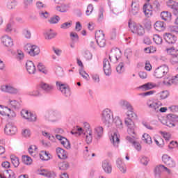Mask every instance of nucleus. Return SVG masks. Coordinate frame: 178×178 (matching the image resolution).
Instances as JSON below:
<instances>
[{"label": "nucleus", "mask_w": 178, "mask_h": 178, "mask_svg": "<svg viewBox=\"0 0 178 178\" xmlns=\"http://www.w3.org/2000/svg\"><path fill=\"white\" fill-rule=\"evenodd\" d=\"M28 151L31 156H35L37 155V146L31 145L28 149Z\"/></svg>", "instance_id": "obj_43"}, {"label": "nucleus", "mask_w": 178, "mask_h": 178, "mask_svg": "<svg viewBox=\"0 0 178 178\" xmlns=\"http://www.w3.org/2000/svg\"><path fill=\"white\" fill-rule=\"evenodd\" d=\"M142 140L143 143H145V144H147L148 145H151V144H152V138L148 134H144L142 136Z\"/></svg>", "instance_id": "obj_37"}, {"label": "nucleus", "mask_w": 178, "mask_h": 178, "mask_svg": "<svg viewBox=\"0 0 178 178\" xmlns=\"http://www.w3.org/2000/svg\"><path fill=\"white\" fill-rule=\"evenodd\" d=\"M162 161L165 165H166V166H168V168H175V166H176V162H175V160L168 154L163 155Z\"/></svg>", "instance_id": "obj_16"}, {"label": "nucleus", "mask_w": 178, "mask_h": 178, "mask_svg": "<svg viewBox=\"0 0 178 178\" xmlns=\"http://www.w3.org/2000/svg\"><path fill=\"white\" fill-rule=\"evenodd\" d=\"M161 17L165 22H170L172 20V14L168 11H163L161 13Z\"/></svg>", "instance_id": "obj_34"}, {"label": "nucleus", "mask_w": 178, "mask_h": 178, "mask_svg": "<svg viewBox=\"0 0 178 178\" xmlns=\"http://www.w3.org/2000/svg\"><path fill=\"white\" fill-rule=\"evenodd\" d=\"M0 115L2 116H8V118H10V116H16L15 112H12L10 108L2 105H0Z\"/></svg>", "instance_id": "obj_17"}, {"label": "nucleus", "mask_w": 178, "mask_h": 178, "mask_svg": "<svg viewBox=\"0 0 178 178\" xmlns=\"http://www.w3.org/2000/svg\"><path fill=\"white\" fill-rule=\"evenodd\" d=\"M67 8H69V5L63 4L61 6H57L56 7V10L58 12H61L62 13H65V12H67Z\"/></svg>", "instance_id": "obj_41"}, {"label": "nucleus", "mask_w": 178, "mask_h": 178, "mask_svg": "<svg viewBox=\"0 0 178 178\" xmlns=\"http://www.w3.org/2000/svg\"><path fill=\"white\" fill-rule=\"evenodd\" d=\"M44 38L46 40H52V38H55L58 33L52 29H49L44 33Z\"/></svg>", "instance_id": "obj_29"}, {"label": "nucleus", "mask_w": 178, "mask_h": 178, "mask_svg": "<svg viewBox=\"0 0 178 178\" xmlns=\"http://www.w3.org/2000/svg\"><path fill=\"white\" fill-rule=\"evenodd\" d=\"M104 8H100L98 13V22H102L104 20Z\"/></svg>", "instance_id": "obj_62"}, {"label": "nucleus", "mask_w": 178, "mask_h": 178, "mask_svg": "<svg viewBox=\"0 0 178 178\" xmlns=\"http://www.w3.org/2000/svg\"><path fill=\"white\" fill-rule=\"evenodd\" d=\"M22 134L25 138H29L31 136V131L29 129H23Z\"/></svg>", "instance_id": "obj_55"}, {"label": "nucleus", "mask_w": 178, "mask_h": 178, "mask_svg": "<svg viewBox=\"0 0 178 178\" xmlns=\"http://www.w3.org/2000/svg\"><path fill=\"white\" fill-rule=\"evenodd\" d=\"M169 97V92L168 90H163L160 92V98L161 99H166Z\"/></svg>", "instance_id": "obj_60"}, {"label": "nucleus", "mask_w": 178, "mask_h": 178, "mask_svg": "<svg viewBox=\"0 0 178 178\" xmlns=\"http://www.w3.org/2000/svg\"><path fill=\"white\" fill-rule=\"evenodd\" d=\"M56 154L60 159H67V152L62 149V147H57L56 149Z\"/></svg>", "instance_id": "obj_23"}, {"label": "nucleus", "mask_w": 178, "mask_h": 178, "mask_svg": "<svg viewBox=\"0 0 178 178\" xmlns=\"http://www.w3.org/2000/svg\"><path fill=\"white\" fill-rule=\"evenodd\" d=\"M10 159L13 165L15 166V168H17L19 165L20 164V162L19 161V158H17L15 155H11L10 156Z\"/></svg>", "instance_id": "obj_45"}, {"label": "nucleus", "mask_w": 178, "mask_h": 178, "mask_svg": "<svg viewBox=\"0 0 178 178\" xmlns=\"http://www.w3.org/2000/svg\"><path fill=\"white\" fill-rule=\"evenodd\" d=\"M1 41L4 45V47H7L8 48H12L13 45V39L8 35H5L1 38Z\"/></svg>", "instance_id": "obj_18"}, {"label": "nucleus", "mask_w": 178, "mask_h": 178, "mask_svg": "<svg viewBox=\"0 0 178 178\" xmlns=\"http://www.w3.org/2000/svg\"><path fill=\"white\" fill-rule=\"evenodd\" d=\"M54 133L56 134V138L60 141L61 145H63L64 148H66V149H70V148H72L69 140L60 135L65 133V131H63V129L56 128L54 129Z\"/></svg>", "instance_id": "obj_2"}, {"label": "nucleus", "mask_w": 178, "mask_h": 178, "mask_svg": "<svg viewBox=\"0 0 178 178\" xmlns=\"http://www.w3.org/2000/svg\"><path fill=\"white\" fill-rule=\"evenodd\" d=\"M116 166L118 170L121 172V173H126L127 172V168L126 167V164L123 162V160L122 159L118 158L116 160Z\"/></svg>", "instance_id": "obj_19"}, {"label": "nucleus", "mask_w": 178, "mask_h": 178, "mask_svg": "<svg viewBox=\"0 0 178 178\" xmlns=\"http://www.w3.org/2000/svg\"><path fill=\"white\" fill-rule=\"evenodd\" d=\"M27 94L30 97H41V95H42L41 92L38 89L34 90H31V91L28 92Z\"/></svg>", "instance_id": "obj_44"}, {"label": "nucleus", "mask_w": 178, "mask_h": 178, "mask_svg": "<svg viewBox=\"0 0 178 178\" xmlns=\"http://www.w3.org/2000/svg\"><path fill=\"white\" fill-rule=\"evenodd\" d=\"M166 52L168 54V55H170L172 57L176 56V55H178V50L175 49V47H170L168 49H166Z\"/></svg>", "instance_id": "obj_42"}, {"label": "nucleus", "mask_w": 178, "mask_h": 178, "mask_svg": "<svg viewBox=\"0 0 178 178\" xmlns=\"http://www.w3.org/2000/svg\"><path fill=\"white\" fill-rule=\"evenodd\" d=\"M40 87L44 92H51L54 90V86L42 82Z\"/></svg>", "instance_id": "obj_30"}, {"label": "nucleus", "mask_w": 178, "mask_h": 178, "mask_svg": "<svg viewBox=\"0 0 178 178\" xmlns=\"http://www.w3.org/2000/svg\"><path fill=\"white\" fill-rule=\"evenodd\" d=\"M79 72L80 76H81L83 79L88 81V77H90V75H88L87 72H86V71L84 70V68H80Z\"/></svg>", "instance_id": "obj_52"}, {"label": "nucleus", "mask_w": 178, "mask_h": 178, "mask_svg": "<svg viewBox=\"0 0 178 178\" xmlns=\"http://www.w3.org/2000/svg\"><path fill=\"white\" fill-rule=\"evenodd\" d=\"M116 54H120V50H119L118 49L111 50V54L109 56V59L111 62H115L116 60H118V56L116 55Z\"/></svg>", "instance_id": "obj_33"}, {"label": "nucleus", "mask_w": 178, "mask_h": 178, "mask_svg": "<svg viewBox=\"0 0 178 178\" xmlns=\"http://www.w3.org/2000/svg\"><path fill=\"white\" fill-rule=\"evenodd\" d=\"M138 12H140V4L138 3V1L134 0L131 3L130 13H131V15H136L138 13Z\"/></svg>", "instance_id": "obj_22"}, {"label": "nucleus", "mask_w": 178, "mask_h": 178, "mask_svg": "<svg viewBox=\"0 0 178 178\" xmlns=\"http://www.w3.org/2000/svg\"><path fill=\"white\" fill-rule=\"evenodd\" d=\"M26 69L29 74H34L35 73V65L31 60L26 61Z\"/></svg>", "instance_id": "obj_21"}, {"label": "nucleus", "mask_w": 178, "mask_h": 178, "mask_svg": "<svg viewBox=\"0 0 178 178\" xmlns=\"http://www.w3.org/2000/svg\"><path fill=\"white\" fill-rule=\"evenodd\" d=\"M9 102L10 105L12 108H14V109H19V108H20V102L16 100H10Z\"/></svg>", "instance_id": "obj_53"}, {"label": "nucleus", "mask_w": 178, "mask_h": 178, "mask_svg": "<svg viewBox=\"0 0 178 178\" xmlns=\"http://www.w3.org/2000/svg\"><path fill=\"white\" fill-rule=\"evenodd\" d=\"M22 161L25 165H31L33 163V159L29 156H22Z\"/></svg>", "instance_id": "obj_50"}, {"label": "nucleus", "mask_w": 178, "mask_h": 178, "mask_svg": "<svg viewBox=\"0 0 178 178\" xmlns=\"http://www.w3.org/2000/svg\"><path fill=\"white\" fill-rule=\"evenodd\" d=\"M143 12L146 17L152 16V6L151 4H145L143 6Z\"/></svg>", "instance_id": "obj_27"}, {"label": "nucleus", "mask_w": 178, "mask_h": 178, "mask_svg": "<svg viewBox=\"0 0 178 178\" xmlns=\"http://www.w3.org/2000/svg\"><path fill=\"white\" fill-rule=\"evenodd\" d=\"M168 73H169V67L167 65H163L155 70L154 76V77H156V79H162V77L166 76Z\"/></svg>", "instance_id": "obj_8"}, {"label": "nucleus", "mask_w": 178, "mask_h": 178, "mask_svg": "<svg viewBox=\"0 0 178 178\" xmlns=\"http://www.w3.org/2000/svg\"><path fill=\"white\" fill-rule=\"evenodd\" d=\"M83 126L86 129L84 136H86V141L87 144H91L92 142V129L90 128V124L88 122L83 123Z\"/></svg>", "instance_id": "obj_15"}, {"label": "nucleus", "mask_w": 178, "mask_h": 178, "mask_svg": "<svg viewBox=\"0 0 178 178\" xmlns=\"http://www.w3.org/2000/svg\"><path fill=\"white\" fill-rule=\"evenodd\" d=\"M24 51H26L30 56H35L40 54V47L37 45L28 43L24 46Z\"/></svg>", "instance_id": "obj_7"}, {"label": "nucleus", "mask_w": 178, "mask_h": 178, "mask_svg": "<svg viewBox=\"0 0 178 178\" xmlns=\"http://www.w3.org/2000/svg\"><path fill=\"white\" fill-rule=\"evenodd\" d=\"M128 26L132 33L134 34H138V35H143L145 31L144 30V27L141 25H138L134 22H129Z\"/></svg>", "instance_id": "obj_6"}, {"label": "nucleus", "mask_w": 178, "mask_h": 178, "mask_svg": "<svg viewBox=\"0 0 178 178\" xmlns=\"http://www.w3.org/2000/svg\"><path fill=\"white\" fill-rule=\"evenodd\" d=\"M110 140L111 143H113V145L114 147H115V148H117V147H119V143H120V140L119 139V134L115 132L113 134L111 135Z\"/></svg>", "instance_id": "obj_28"}, {"label": "nucleus", "mask_w": 178, "mask_h": 178, "mask_svg": "<svg viewBox=\"0 0 178 178\" xmlns=\"http://www.w3.org/2000/svg\"><path fill=\"white\" fill-rule=\"evenodd\" d=\"M0 178H16V175L12 170H5L3 173H0Z\"/></svg>", "instance_id": "obj_25"}, {"label": "nucleus", "mask_w": 178, "mask_h": 178, "mask_svg": "<svg viewBox=\"0 0 178 178\" xmlns=\"http://www.w3.org/2000/svg\"><path fill=\"white\" fill-rule=\"evenodd\" d=\"M38 69L39 72H41L44 74H47V73H48V71H47V69H45V65H44V64H42V63H39L38 64Z\"/></svg>", "instance_id": "obj_54"}, {"label": "nucleus", "mask_w": 178, "mask_h": 178, "mask_svg": "<svg viewBox=\"0 0 178 178\" xmlns=\"http://www.w3.org/2000/svg\"><path fill=\"white\" fill-rule=\"evenodd\" d=\"M21 116L23 119H25V120H27V122H35L37 120V116L31 111L24 109L21 111Z\"/></svg>", "instance_id": "obj_10"}, {"label": "nucleus", "mask_w": 178, "mask_h": 178, "mask_svg": "<svg viewBox=\"0 0 178 178\" xmlns=\"http://www.w3.org/2000/svg\"><path fill=\"white\" fill-rule=\"evenodd\" d=\"M124 55L127 59L126 63L127 65H130V59H131V57L133 56V52L131 51V49H127L125 50Z\"/></svg>", "instance_id": "obj_40"}, {"label": "nucleus", "mask_w": 178, "mask_h": 178, "mask_svg": "<svg viewBox=\"0 0 178 178\" xmlns=\"http://www.w3.org/2000/svg\"><path fill=\"white\" fill-rule=\"evenodd\" d=\"M35 6L38 9L41 10V9H44V8H46L47 6L42 3V1H38L35 3Z\"/></svg>", "instance_id": "obj_61"}, {"label": "nucleus", "mask_w": 178, "mask_h": 178, "mask_svg": "<svg viewBox=\"0 0 178 178\" xmlns=\"http://www.w3.org/2000/svg\"><path fill=\"white\" fill-rule=\"evenodd\" d=\"M147 106L149 109H151V111H154V112H159V108L162 106V102L159 101L149 99L147 102Z\"/></svg>", "instance_id": "obj_14"}, {"label": "nucleus", "mask_w": 178, "mask_h": 178, "mask_svg": "<svg viewBox=\"0 0 178 178\" xmlns=\"http://www.w3.org/2000/svg\"><path fill=\"white\" fill-rule=\"evenodd\" d=\"M136 117H129L127 116V118L124 120L125 125L128 127L127 129V133L129 134H134V130L136 129V126L134 125V122H133V120Z\"/></svg>", "instance_id": "obj_11"}, {"label": "nucleus", "mask_w": 178, "mask_h": 178, "mask_svg": "<svg viewBox=\"0 0 178 178\" xmlns=\"http://www.w3.org/2000/svg\"><path fill=\"white\" fill-rule=\"evenodd\" d=\"M164 40L168 44H175L177 41V38L175 35H172V33H165L164 35Z\"/></svg>", "instance_id": "obj_24"}, {"label": "nucleus", "mask_w": 178, "mask_h": 178, "mask_svg": "<svg viewBox=\"0 0 178 178\" xmlns=\"http://www.w3.org/2000/svg\"><path fill=\"white\" fill-rule=\"evenodd\" d=\"M167 6L170 9H172V10H177L178 9V3L173 1H169L167 3Z\"/></svg>", "instance_id": "obj_39"}, {"label": "nucleus", "mask_w": 178, "mask_h": 178, "mask_svg": "<svg viewBox=\"0 0 178 178\" xmlns=\"http://www.w3.org/2000/svg\"><path fill=\"white\" fill-rule=\"evenodd\" d=\"M0 90L2 92H7L8 94H12L13 95H17V94H20V89L13 86L10 83L2 85Z\"/></svg>", "instance_id": "obj_5"}, {"label": "nucleus", "mask_w": 178, "mask_h": 178, "mask_svg": "<svg viewBox=\"0 0 178 178\" xmlns=\"http://www.w3.org/2000/svg\"><path fill=\"white\" fill-rule=\"evenodd\" d=\"M102 168L105 173H107L108 175H111V173H112V164H111V162H109V161H103L102 163Z\"/></svg>", "instance_id": "obj_20"}, {"label": "nucleus", "mask_w": 178, "mask_h": 178, "mask_svg": "<svg viewBox=\"0 0 178 178\" xmlns=\"http://www.w3.org/2000/svg\"><path fill=\"white\" fill-rule=\"evenodd\" d=\"M56 86L59 91H60L61 94L64 95V97L69 98V97L72 95V90H70V87L67 83H64L61 81H56Z\"/></svg>", "instance_id": "obj_4"}, {"label": "nucleus", "mask_w": 178, "mask_h": 178, "mask_svg": "<svg viewBox=\"0 0 178 178\" xmlns=\"http://www.w3.org/2000/svg\"><path fill=\"white\" fill-rule=\"evenodd\" d=\"M72 134H76V136H81L84 133V129L81 127H78L76 131H72Z\"/></svg>", "instance_id": "obj_63"}, {"label": "nucleus", "mask_w": 178, "mask_h": 178, "mask_svg": "<svg viewBox=\"0 0 178 178\" xmlns=\"http://www.w3.org/2000/svg\"><path fill=\"white\" fill-rule=\"evenodd\" d=\"M165 169V165H158L154 169V173L156 177H161V173L164 171Z\"/></svg>", "instance_id": "obj_36"}, {"label": "nucleus", "mask_w": 178, "mask_h": 178, "mask_svg": "<svg viewBox=\"0 0 178 178\" xmlns=\"http://www.w3.org/2000/svg\"><path fill=\"white\" fill-rule=\"evenodd\" d=\"M60 119V113L58 111H49L44 114V120L48 123H56Z\"/></svg>", "instance_id": "obj_3"}, {"label": "nucleus", "mask_w": 178, "mask_h": 178, "mask_svg": "<svg viewBox=\"0 0 178 178\" xmlns=\"http://www.w3.org/2000/svg\"><path fill=\"white\" fill-rule=\"evenodd\" d=\"M120 105L122 108L127 109L128 111L127 112V116H129V118H136V115L134 111H133L134 108H133V106H131L129 102L122 100L120 102Z\"/></svg>", "instance_id": "obj_9"}, {"label": "nucleus", "mask_w": 178, "mask_h": 178, "mask_svg": "<svg viewBox=\"0 0 178 178\" xmlns=\"http://www.w3.org/2000/svg\"><path fill=\"white\" fill-rule=\"evenodd\" d=\"M59 20H60V17H59L58 15H56L49 19L48 22L50 23V24H56L57 23H59Z\"/></svg>", "instance_id": "obj_46"}, {"label": "nucleus", "mask_w": 178, "mask_h": 178, "mask_svg": "<svg viewBox=\"0 0 178 178\" xmlns=\"http://www.w3.org/2000/svg\"><path fill=\"white\" fill-rule=\"evenodd\" d=\"M70 36L72 41L74 42H77V41H79V35H77V33L75 32H71Z\"/></svg>", "instance_id": "obj_57"}, {"label": "nucleus", "mask_w": 178, "mask_h": 178, "mask_svg": "<svg viewBox=\"0 0 178 178\" xmlns=\"http://www.w3.org/2000/svg\"><path fill=\"white\" fill-rule=\"evenodd\" d=\"M117 73H123L124 72V65L120 63L116 67Z\"/></svg>", "instance_id": "obj_59"}, {"label": "nucleus", "mask_w": 178, "mask_h": 178, "mask_svg": "<svg viewBox=\"0 0 178 178\" xmlns=\"http://www.w3.org/2000/svg\"><path fill=\"white\" fill-rule=\"evenodd\" d=\"M73 26V22L70 21L68 22H65L60 25V29L63 30H67V29H70Z\"/></svg>", "instance_id": "obj_49"}, {"label": "nucleus", "mask_w": 178, "mask_h": 178, "mask_svg": "<svg viewBox=\"0 0 178 178\" xmlns=\"http://www.w3.org/2000/svg\"><path fill=\"white\" fill-rule=\"evenodd\" d=\"M154 29L156 31H163L165 29V24L163 22L157 21L154 24Z\"/></svg>", "instance_id": "obj_35"}, {"label": "nucleus", "mask_w": 178, "mask_h": 178, "mask_svg": "<svg viewBox=\"0 0 178 178\" xmlns=\"http://www.w3.org/2000/svg\"><path fill=\"white\" fill-rule=\"evenodd\" d=\"M170 62L172 65H177L178 63V54L171 57Z\"/></svg>", "instance_id": "obj_64"}, {"label": "nucleus", "mask_w": 178, "mask_h": 178, "mask_svg": "<svg viewBox=\"0 0 178 178\" xmlns=\"http://www.w3.org/2000/svg\"><path fill=\"white\" fill-rule=\"evenodd\" d=\"M104 74L106 76H111L112 74V68L109 67H103Z\"/></svg>", "instance_id": "obj_58"}, {"label": "nucleus", "mask_w": 178, "mask_h": 178, "mask_svg": "<svg viewBox=\"0 0 178 178\" xmlns=\"http://www.w3.org/2000/svg\"><path fill=\"white\" fill-rule=\"evenodd\" d=\"M39 155L42 161H49L51 159V154L45 151L40 152Z\"/></svg>", "instance_id": "obj_38"}, {"label": "nucleus", "mask_w": 178, "mask_h": 178, "mask_svg": "<svg viewBox=\"0 0 178 178\" xmlns=\"http://www.w3.org/2000/svg\"><path fill=\"white\" fill-rule=\"evenodd\" d=\"M94 131L97 138H101L104 135V127L97 126L94 129Z\"/></svg>", "instance_id": "obj_32"}, {"label": "nucleus", "mask_w": 178, "mask_h": 178, "mask_svg": "<svg viewBox=\"0 0 178 178\" xmlns=\"http://www.w3.org/2000/svg\"><path fill=\"white\" fill-rule=\"evenodd\" d=\"M168 120H171L172 123H178V116L175 114L168 115Z\"/></svg>", "instance_id": "obj_51"}, {"label": "nucleus", "mask_w": 178, "mask_h": 178, "mask_svg": "<svg viewBox=\"0 0 178 178\" xmlns=\"http://www.w3.org/2000/svg\"><path fill=\"white\" fill-rule=\"evenodd\" d=\"M39 175L41 176H45V177L54 178L56 177V173L54 171H48L47 170H40Z\"/></svg>", "instance_id": "obj_26"}, {"label": "nucleus", "mask_w": 178, "mask_h": 178, "mask_svg": "<svg viewBox=\"0 0 178 178\" xmlns=\"http://www.w3.org/2000/svg\"><path fill=\"white\" fill-rule=\"evenodd\" d=\"M95 38L96 42L100 47V48H104L106 44L105 40V35L104 34V31H97L95 33Z\"/></svg>", "instance_id": "obj_12"}, {"label": "nucleus", "mask_w": 178, "mask_h": 178, "mask_svg": "<svg viewBox=\"0 0 178 178\" xmlns=\"http://www.w3.org/2000/svg\"><path fill=\"white\" fill-rule=\"evenodd\" d=\"M153 41L156 44V45H161L162 44V37L159 35H153Z\"/></svg>", "instance_id": "obj_47"}, {"label": "nucleus", "mask_w": 178, "mask_h": 178, "mask_svg": "<svg viewBox=\"0 0 178 178\" xmlns=\"http://www.w3.org/2000/svg\"><path fill=\"white\" fill-rule=\"evenodd\" d=\"M163 83L165 86H172V84H173L172 78L170 76L165 77Z\"/></svg>", "instance_id": "obj_56"}, {"label": "nucleus", "mask_w": 178, "mask_h": 178, "mask_svg": "<svg viewBox=\"0 0 178 178\" xmlns=\"http://www.w3.org/2000/svg\"><path fill=\"white\" fill-rule=\"evenodd\" d=\"M4 132L8 136H15L17 133V127L13 122H8L4 128Z\"/></svg>", "instance_id": "obj_13"}, {"label": "nucleus", "mask_w": 178, "mask_h": 178, "mask_svg": "<svg viewBox=\"0 0 178 178\" xmlns=\"http://www.w3.org/2000/svg\"><path fill=\"white\" fill-rule=\"evenodd\" d=\"M60 170H67L69 169V163L65 161L58 164Z\"/></svg>", "instance_id": "obj_48"}, {"label": "nucleus", "mask_w": 178, "mask_h": 178, "mask_svg": "<svg viewBox=\"0 0 178 178\" xmlns=\"http://www.w3.org/2000/svg\"><path fill=\"white\" fill-rule=\"evenodd\" d=\"M156 87H158V85H156V83L149 82L140 86L139 88H140L141 90H144L145 91H147V90H152V88H156Z\"/></svg>", "instance_id": "obj_31"}, {"label": "nucleus", "mask_w": 178, "mask_h": 178, "mask_svg": "<svg viewBox=\"0 0 178 178\" xmlns=\"http://www.w3.org/2000/svg\"><path fill=\"white\" fill-rule=\"evenodd\" d=\"M101 122L106 127H111L113 122L117 130H123V121H122V119L119 116L113 118L112 110L109 108H105L102 111L101 113Z\"/></svg>", "instance_id": "obj_1"}]
</instances>
